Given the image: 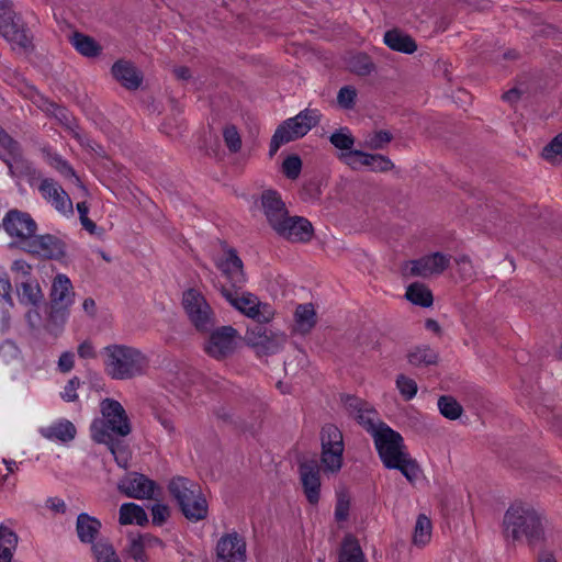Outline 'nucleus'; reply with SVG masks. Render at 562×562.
I'll return each mask as SVG.
<instances>
[{"label":"nucleus","mask_w":562,"mask_h":562,"mask_svg":"<svg viewBox=\"0 0 562 562\" xmlns=\"http://www.w3.org/2000/svg\"><path fill=\"white\" fill-rule=\"evenodd\" d=\"M392 139L393 136L389 131H376L369 135L366 144L369 148L378 150L384 148Z\"/></svg>","instance_id":"nucleus-51"},{"label":"nucleus","mask_w":562,"mask_h":562,"mask_svg":"<svg viewBox=\"0 0 562 562\" xmlns=\"http://www.w3.org/2000/svg\"><path fill=\"white\" fill-rule=\"evenodd\" d=\"M356 98V89L351 86H345L338 91L337 102L342 109L350 110L355 106Z\"/></svg>","instance_id":"nucleus-52"},{"label":"nucleus","mask_w":562,"mask_h":562,"mask_svg":"<svg viewBox=\"0 0 562 562\" xmlns=\"http://www.w3.org/2000/svg\"><path fill=\"white\" fill-rule=\"evenodd\" d=\"M438 408L442 416L451 420L459 418L463 412L462 406L453 397L447 395L439 397Z\"/></svg>","instance_id":"nucleus-41"},{"label":"nucleus","mask_w":562,"mask_h":562,"mask_svg":"<svg viewBox=\"0 0 562 562\" xmlns=\"http://www.w3.org/2000/svg\"><path fill=\"white\" fill-rule=\"evenodd\" d=\"M18 535L10 528L0 526V562H11L18 546Z\"/></svg>","instance_id":"nucleus-34"},{"label":"nucleus","mask_w":562,"mask_h":562,"mask_svg":"<svg viewBox=\"0 0 562 562\" xmlns=\"http://www.w3.org/2000/svg\"><path fill=\"white\" fill-rule=\"evenodd\" d=\"M11 269L12 271L21 273L22 276H29L31 273L32 267L25 260L18 259L13 261Z\"/></svg>","instance_id":"nucleus-64"},{"label":"nucleus","mask_w":562,"mask_h":562,"mask_svg":"<svg viewBox=\"0 0 562 562\" xmlns=\"http://www.w3.org/2000/svg\"><path fill=\"white\" fill-rule=\"evenodd\" d=\"M338 562H367L359 541L352 536H345L338 554Z\"/></svg>","instance_id":"nucleus-31"},{"label":"nucleus","mask_w":562,"mask_h":562,"mask_svg":"<svg viewBox=\"0 0 562 562\" xmlns=\"http://www.w3.org/2000/svg\"><path fill=\"white\" fill-rule=\"evenodd\" d=\"M406 299L413 304L428 307L432 304V294L430 290L420 283H413L407 288Z\"/></svg>","instance_id":"nucleus-39"},{"label":"nucleus","mask_w":562,"mask_h":562,"mask_svg":"<svg viewBox=\"0 0 562 562\" xmlns=\"http://www.w3.org/2000/svg\"><path fill=\"white\" fill-rule=\"evenodd\" d=\"M279 236L291 241L306 243L313 236V226L310 221L301 216L289 217L284 220L273 229Z\"/></svg>","instance_id":"nucleus-22"},{"label":"nucleus","mask_w":562,"mask_h":562,"mask_svg":"<svg viewBox=\"0 0 562 562\" xmlns=\"http://www.w3.org/2000/svg\"><path fill=\"white\" fill-rule=\"evenodd\" d=\"M101 417L90 425L93 441L105 445L113 454L116 463L127 465V447L122 438L132 432V424L123 405L113 398H104L100 403Z\"/></svg>","instance_id":"nucleus-1"},{"label":"nucleus","mask_w":562,"mask_h":562,"mask_svg":"<svg viewBox=\"0 0 562 562\" xmlns=\"http://www.w3.org/2000/svg\"><path fill=\"white\" fill-rule=\"evenodd\" d=\"M375 449L386 469L398 470L409 483H414L420 473V468L406 450L400 432L386 424L372 435Z\"/></svg>","instance_id":"nucleus-2"},{"label":"nucleus","mask_w":562,"mask_h":562,"mask_svg":"<svg viewBox=\"0 0 562 562\" xmlns=\"http://www.w3.org/2000/svg\"><path fill=\"white\" fill-rule=\"evenodd\" d=\"M407 361L416 368L434 366L438 362L439 353L429 345H417L407 352Z\"/></svg>","instance_id":"nucleus-30"},{"label":"nucleus","mask_w":562,"mask_h":562,"mask_svg":"<svg viewBox=\"0 0 562 562\" xmlns=\"http://www.w3.org/2000/svg\"><path fill=\"white\" fill-rule=\"evenodd\" d=\"M77 352L81 359H94L97 357V351L92 342L89 340L81 342L78 346Z\"/></svg>","instance_id":"nucleus-60"},{"label":"nucleus","mask_w":562,"mask_h":562,"mask_svg":"<svg viewBox=\"0 0 562 562\" xmlns=\"http://www.w3.org/2000/svg\"><path fill=\"white\" fill-rule=\"evenodd\" d=\"M183 310L200 333L211 331L216 324L215 312L205 296L196 289H189L182 294Z\"/></svg>","instance_id":"nucleus-8"},{"label":"nucleus","mask_w":562,"mask_h":562,"mask_svg":"<svg viewBox=\"0 0 562 562\" xmlns=\"http://www.w3.org/2000/svg\"><path fill=\"white\" fill-rule=\"evenodd\" d=\"M265 323L266 322L263 321L258 322L252 327H248L246 331L245 340L247 345L254 347L255 349L261 345L262 339H265L266 335L270 330L265 326Z\"/></svg>","instance_id":"nucleus-44"},{"label":"nucleus","mask_w":562,"mask_h":562,"mask_svg":"<svg viewBox=\"0 0 562 562\" xmlns=\"http://www.w3.org/2000/svg\"><path fill=\"white\" fill-rule=\"evenodd\" d=\"M168 491L188 520L196 522L207 517L209 504L198 483L176 476L170 480Z\"/></svg>","instance_id":"nucleus-5"},{"label":"nucleus","mask_w":562,"mask_h":562,"mask_svg":"<svg viewBox=\"0 0 562 562\" xmlns=\"http://www.w3.org/2000/svg\"><path fill=\"white\" fill-rule=\"evenodd\" d=\"M46 507L55 513L64 514L66 512V503L58 497H49L46 501Z\"/></svg>","instance_id":"nucleus-63"},{"label":"nucleus","mask_w":562,"mask_h":562,"mask_svg":"<svg viewBox=\"0 0 562 562\" xmlns=\"http://www.w3.org/2000/svg\"><path fill=\"white\" fill-rule=\"evenodd\" d=\"M349 66L350 69L359 76L370 75L374 70V64L366 54H358L353 56L350 60Z\"/></svg>","instance_id":"nucleus-45"},{"label":"nucleus","mask_w":562,"mask_h":562,"mask_svg":"<svg viewBox=\"0 0 562 562\" xmlns=\"http://www.w3.org/2000/svg\"><path fill=\"white\" fill-rule=\"evenodd\" d=\"M316 314L312 304H301L295 311V322L299 331L308 333L316 323Z\"/></svg>","instance_id":"nucleus-37"},{"label":"nucleus","mask_w":562,"mask_h":562,"mask_svg":"<svg viewBox=\"0 0 562 562\" xmlns=\"http://www.w3.org/2000/svg\"><path fill=\"white\" fill-rule=\"evenodd\" d=\"M119 490L128 497L137 499H154L159 490L155 481L144 474L133 472L120 481Z\"/></svg>","instance_id":"nucleus-18"},{"label":"nucleus","mask_w":562,"mask_h":562,"mask_svg":"<svg viewBox=\"0 0 562 562\" xmlns=\"http://www.w3.org/2000/svg\"><path fill=\"white\" fill-rule=\"evenodd\" d=\"M38 191L43 199L60 214L71 215L74 213L71 199L56 180L52 178L42 179Z\"/></svg>","instance_id":"nucleus-17"},{"label":"nucleus","mask_w":562,"mask_h":562,"mask_svg":"<svg viewBox=\"0 0 562 562\" xmlns=\"http://www.w3.org/2000/svg\"><path fill=\"white\" fill-rule=\"evenodd\" d=\"M11 291L12 286L9 276L5 271H2L0 273V295L10 304H12Z\"/></svg>","instance_id":"nucleus-59"},{"label":"nucleus","mask_w":562,"mask_h":562,"mask_svg":"<svg viewBox=\"0 0 562 562\" xmlns=\"http://www.w3.org/2000/svg\"><path fill=\"white\" fill-rule=\"evenodd\" d=\"M136 537L139 539V541L143 543V546H145L147 550L155 547H164V542L159 538L150 533L138 535Z\"/></svg>","instance_id":"nucleus-61"},{"label":"nucleus","mask_w":562,"mask_h":562,"mask_svg":"<svg viewBox=\"0 0 562 562\" xmlns=\"http://www.w3.org/2000/svg\"><path fill=\"white\" fill-rule=\"evenodd\" d=\"M246 542L237 533L232 532L220 538L216 544V562H245Z\"/></svg>","instance_id":"nucleus-21"},{"label":"nucleus","mask_w":562,"mask_h":562,"mask_svg":"<svg viewBox=\"0 0 562 562\" xmlns=\"http://www.w3.org/2000/svg\"><path fill=\"white\" fill-rule=\"evenodd\" d=\"M542 157L548 161L562 160V133L557 135L542 150Z\"/></svg>","instance_id":"nucleus-47"},{"label":"nucleus","mask_w":562,"mask_h":562,"mask_svg":"<svg viewBox=\"0 0 562 562\" xmlns=\"http://www.w3.org/2000/svg\"><path fill=\"white\" fill-rule=\"evenodd\" d=\"M23 249L46 259H60L65 255L63 240L50 234H34V237L29 239Z\"/></svg>","instance_id":"nucleus-19"},{"label":"nucleus","mask_w":562,"mask_h":562,"mask_svg":"<svg viewBox=\"0 0 562 562\" xmlns=\"http://www.w3.org/2000/svg\"><path fill=\"white\" fill-rule=\"evenodd\" d=\"M102 524L98 518L90 516L87 513L79 514L76 520V532L79 541L93 547V544L99 540L98 536Z\"/></svg>","instance_id":"nucleus-27"},{"label":"nucleus","mask_w":562,"mask_h":562,"mask_svg":"<svg viewBox=\"0 0 562 562\" xmlns=\"http://www.w3.org/2000/svg\"><path fill=\"white\" fill-rule=\"evenodd\" d=\"M223 138L225 145L227 146L231 153H237L241 148V138L240 135L234 125H227L223 130Z\"/></svg>","instance_id":"nucleus-49"},{"label":"nucleus","mask_w":562,"mask_h":562,"mask_svg":"<svg viewBox=\"0 0 562 562\" xmlns=\"http://www.w3.org/2000/svg\"><path fill=\"white\" fill-rule=\"evenodd\" d=\"M95 562H122L112 543L106 539H99L91 547Z\"/></svg>","instance_id":"nucleus-38"},{"label":"nucleus","mask_w":562,"mask_h":562,"mask_svg":"<svg viewBox=\"0 0 562 562\" xmlns=\"http://www.w3.org/2000/svg\"><path fill=\"white\" fill-rule=\"evenodd\" d=\"M0 159L8 166L10 173H15L20 165L25 166L30 171V166L22 157V149L18 140H15L8 132L0 126Z\"/></svg>","instance_id":"nucleus-24"},{"label":"nucleus","mask_w":562,"mask_h":562,"mask_svg":"<svg viewBox=\"0 0 562 562\" xmlns=\"http://www.w3.org/2000/svg\"><path fill=\"white\" fill-rule=\"evenodd\" d=\"M302 169V160L297 155L288 156L282 164V171L289 179H296Z\"/></svg>","instance_id":"nucleus-50"},{"label":"nucleus","mask_w":562,"mask_h":562,"mask_svg":"<svg viewBox=\"0 0 562 562\" xmlns=\"http://www.w3.org/2000/svg\"><path fill=\"white\" fill-rule=\"evenodd\" d=\"M50 311L47 330L57 335L61 331L69 315V307L75 301L74 286L70 279L63 273L57 274L50 289Z\"/></svg>","instance_id":"nucleus-6"},{"label":"nucleus","mask_w":562,"mask_h":562,"mask_svg":"<svg viewBox=\"0 0 562 562\" xmlns=\"http://www.w3.org/2000/svg\"><path fill=\"white\" fill-rule=\"evenodd\" d=\"M119 521L121 525L137 524L144 526L148 517L143 507L134 503L123 504L120 508Z\"/></svg>","instance_id":"nucleus-33"},{"label":"nucleus","mask_w":562,"mask_h":562,"mask_svg":"<svg viewBox=\"0 0 562 562\" xmlns=\"http://www.w3.org/2000/svg\"><path fill=\"white\" fill-rule=\"evenodd\" d=\"M285 342L286 336L283 333L269 330L256 351L263 356L276 355L283 349Z\"/></svg>","instance_id":"nucleus-35"},{"label":"nucleus","mask_w":562,"mask_h":562,"mask_svg":"<svg viewBox=\"0 0 562 562\" xmlns=\"http://www.w3.org/2000/svg\"><path fill=\"white\" fill-rule=\"evenodd\" d=\"M341 401L348 414L371 436L380 429L381 424H384L380 420L378 412L366 401L352 395H345Z\"/></svg>","instance_id":"nucleus-12"},{"label":"nucleus","mask_w":562,"mask_h":562,"mask_svg":"<svg viewBox=\"0 0 562 562\" xmlns=\"http://www.w3.org/2000/svg\"><path fill=\"white\" fill-rule=\"evenodd\" d=\"M112 76L125 89L136 90L143 82V74L130 60L120 59L111 68Z\"/></svg>","instance_id":"nucleus-26"},{"label":"nucleus","mask_w":562,"mask_h":562,"mask_svg":"<svg viewBox=\"0 0 562 562\" xmlns=\"http://www.w3.org/2000/svg\"><path fill=\"white\" fill-rule=\"evenodd\" d=\"M4 231L11 236L24 241L34 237L37 224L32 216L16 209L10 210L2 220Z\"/></svg>","instance_id":"nucleus-14"},{"label":"nucleus","mask_w":562,"mask_h":562,"mask_svg":"<svg viewBox=\"0 0 562 562\" xmlns=\"http://www.w3.org/2000/svg\"><path fill=\"white\" fill-rule=\"evenodd\" d=\"M80 385V380L78 376L71 378L64 387V391L60 393L61 398L66 402H75L78 398L77 389Z\"/></svg>","instance_id":"nucleus-57"},{"label":"nucleus","mask_w":562,"mask_h":562,"mask_svg":"<svg viewBox=\"0 0 562 562\" xmlns=\"http://www.w3.org/2000/svg\"><path fill=\"white\" fill-rule=\"evenodd\" d=\"M146 548L143 546V543L139 541L137 537H130L128 538V544L126 548L127 554L130 558H132L135 562H147L148 557L146 554Z\"/></svg>","instance_id":"nucleus-48"},{"label":"nucleus","mask_w":562,"mask_h":562,"mask_svg":"<svg viewBox=\"0 0 562 562\" xmlns=\"http://www.w3.org/2000/svg\"><path fill=\"white\" fill-rule=\"evenodd\" d=\"M350 508V498L346 493H339L335 506V518L337 521L348 519Z\"/></svg>","instance_id":"nucleus-54"},{"label":"nucleus","mask_w":562,"mask_h":562,"mask_svg":"<svg viewBox=\"0 0 562 562\" xmlns=\"http://www.w3.org/2000/svg\"><path fill=\"white\" fill-rule=\"evenodd\" d=\"M0 353L3 357L15 358L19 353V348L11 340H5L0 345Z\"/></svg>","instance_id":"nucleus-62"},{"label":"nucleus","mask_w":562,"mask_h":562,"mask_svg":"<svg viewBox=\"0 0 562 562\" xmlns=\"http://www.w3.org/2000/svg\"><path fill=\"white\" fill-rule=\"evenodd\" d=\"M261 207L269 225L274 229L288 215L285 204L280 194L273 190H267L261 194Z\"/></svg>","instance_id":"nucleus-25"},{"label":"nucleus","mask_w":562,"mask_h":562,"mask_svg":"<svg viewBox=\"0 0 562 562\" xmlns=\"http://www.w3.org/2000/svg\"><path fill=\"white\" fill-rule=\"evenodd\" d=\"M101 355L104 372L113 380L134 379L143 375L148 367L147 357L139 349L128 345H108Z\"/></svg>","instance_id":"nucleus-4"},{"label":"nucleus","mask_w":562,"mask_h":562,"mask_svg":"<svg viewBox=\"0 0 562 562\" xmlns=\"http://www.w3.org/2000/svg\"><path fill=\"white\" fill-rule=\"evenodd\" d=\"M321 116L317 109H305L294 117L285 120L271 138L269 156L273 157L282 145L305 136L319 123Z\"/></svg>","instance_id":"nucleus-7"},{"label":"nucleus","mask_w":562,"mask_h":562,"mask_svg":"<svg viewBox=\"0 0 562 562\" xmlns=\"http://www.w3.org/2000/svg\"><path fill=\"white\" fill-rule=\"evenodd\" d=\"M20 301L24 304H30L35 306L43 299L42 291L38 284H33L29 282H23L21 285V291L19 292Z\"/></svg>","instance_id":"nucleus-42"},{"label":"nucleus","mask_w":562,"mask_h":562,"mask_svg":"<svg viewBox=\"0 0 562 562\" xmlns=\"http://www.w3.org/2000/svg\"><path fill=\"white\" fill-rule=\"evenodd\" d=\"M220 292L233 307L247 317L256 319L257 322L269 321V316L260 311L261 304L258 297L249 292L243 291V288L229 289L226 285H222Z\"/></svg>","instance_id":"nucleus-11"},{"label":"nucleus","mask_w":562,"mask_h":562,"mask_svg":"<svg viewBox=\"0 0 562 562\" xmlns=\"http://www.w3.org/2000/svg\"><path fill=\"white\" fill-rule=\"evenodd\" d=\"M53 166L60 175H63L65 178L72 179L79 188L86 191V188L82 184L80 178L77 176L76 171L67 160L63 159L59 156L54 157Z\"/></svg>","instance_id":"nucleus-46"},{"label":"nucleus","mask_w":562,"mask_h":562,"mask_svg":"<svg viewBox=\"0 0 562 562\" xmlns=\"http://www.w3.org/2000/svg\"><path fill=\"white\" fill-rule=\"evenodd\" d=\"M458 271L463 281H469L475 276V269L471 259L463 255L456 259Z\"/></svg>","instance_id":"nucleus-55"},{"label":"nucleus","mask_w":562,"mask_h":562,"mask_svg":"<svg viewBox=\"0 0 562 562\" xmlns=\"http://www.w3.org/2000/svg\"><path fill=\"white\" fill-rule=\"evenodd\" d=\"M153 524L156 526H161L166 522L170 515L169 507L165 504H155L150 508Z\"/></svg>","instance_id":"nucleus-56"},{"label":"nucleus","mask_w":562,"mask_h":562,"mask_svg":"<svg viewBox=\"0 0 562 562\" xmlns=\"http://www.w3.org/2000/svg\"><path fill=\"white\" fill-rule=\"evenodd\" d=\"M432 525L425 514H419L413 532V543L425 547L431 539Z\"/></svg>","instance_id":"nucleus-36"},{"label":"nucleus","mask_w":562,"mask_h":562,"mask_svg":"<svg viewBox=\"0 0 562 562\" xmlns=\"http://www.w3.org/2000/svg\"><path fill=\"white\" fill-rule=\"evenodd\" d=\"M321 463L323 471L327 474H336L342 467L344 453V437L340 429L333 425L327 424L321 431Z\"/></svg>","instance_id":"nucleus-9"},{"label":"nucleus","mask_w":562,"mask_h":562,"mask_svg":"<svg viewBox=\"0 0 562 562\" xmlns=\"http://www.w3.org/2000/svg\"><path fill=\"white\" fill-rule=\"evenodd\" d=\"M70 43L85 57H97L102 49L94 38L80 32H75L70 36Z\"/></svg>","instance_id":"nucleus-32"},{"label":"nucleus","mask_w":562,"mask_h":562,"mask_svg":"<svg viewBox=\"0 0 562 562\" xmlns=\"http://www.w3.org/2000/svg\"><path fill=\"white\" fill-rule=\"evenodd\" d=\"M451 257L442 252H434L407 263L409 274L427 278L432 274H441L450 265Z\"/></svg>","instance_id":"nucleus-20"},{"label":"nucleus","mask_w":562,"mask_h":562,"mask_svg":"<svg viewBox=\"0 0 562 562\" xmlns=\"http://www.w3.org/2000/svg\"><path fill=\"white\" fill-rule=\"evenodd\" d=\"M239 338L233 326H221L210 333L203 349L210 357L222 360L234 353Z\"/></svg>","instance_id":"nucleus-10"},{"label":"nucleus","mask_w":562,"mask_h":562,"mask_svg":"<svg viewBox=\"0 0 562 562\" xmlns=\"http://www.w3.org/2000/svg\"><path fill=\"white\" fill-rule=\"evenodd\" d=\"M339 159L353 170L359 169L361 166L369 167L374 172H385L394 168V164L389 157L380 154H368L357 149L341 153Z\"/></svg>","instance_id":"nucleus-15"},{"label":"nucleus","mask_w":562,"mask_h":562,"mask_svg":"<svg viewBox=\"0 0 562 562\" xmlns=\"http://www.w3.org/2000/svg\"><path fill=\"white\" fill-rule=\"evenodd\" d=\"M216 267L231 284L229 289L244 288L246 276L243 269V261L233 248L225 250L223 258L217 259Z\"/></svg>","instance_id":"nucleus-23"},{"label":"nucleus","mask_w":562,"mask_h":562,"mask_svg":"<svg viewBox=\"0 0 562 562\" xmlns=\"http://www.w3.org/2000/svg\"><path fill=\"white\" fill-rule=\"evenodd\" d=\"M300 482L310 504L316 505L321 498V469L315 459L303 460L299 464Z\"/></svg>","instance_id":"nucleus-16"},{"label":"nucleus","mask_w":562,"mask_h":562,"mask_svg":"<svg viewBox=\"0 0 562 562\" xmlns=\"http://www.w3.org/2000/svg\"><path fill=\"white\" fill-rule=\"evenodd\" d=\"M396 387L405 401L413 400L418 391L417 383L412 378L404 374H398L396 378Z\"/></svg>","instance_id":"nucleus-43"},{"label":"nucleus","mask_w":562,"mask_h":562,"mask_svg":"<svg viewBox=\"0 0 562 562\" xmlns=\"http://www.w3.org/2000/svg\"><path fill=\"white\" fill-rule=\"evenodd\" d=\"M38 432L47 440L67 443L75 439L77 430L70 420L63 418L49 426L41 427Z\"/></svg>","instance_id":"nucleus-28"},{"label":"nucleus","mask_w":562,"mask_h":562,"mask_svg":"<svg viewBox=\"0 0 562 562\" xmlns=\"http://www.w3.org/2000/svg\"><path fill=\"white\" fill-rule=\"evenodd\" d=\"M0 34L11 44L13 49L27 52L32 48V35L20 18H16L12 5L10 18L0 19Z\"/></svg>","instance_id":"nucleus-13"},{"label":"nucleus","mask_w":562,"mask_h":562,"mask_svg":"<svg viewBox=\"0 0 562 562\" xmlns=\"http://www.w3.org/2000/svg\"><path fill=\"white\" fill-rule=\"evenodd\" d=\"M57 367L61 373L70 372L75 367V353L72 351H64L58 359Z\"/></svg>","instance_id":"nucleus-58"},{"label":"nucleus","mask_w":562,"mask_h":562,"mask_svg":"<svg viewBox=\"0 0 562 562\" xmlns=\"http://www.w3.org/2000/svg\"><path fill=\"white\" fill-rule=\"evenodd\" d=\"M503 536L513 542L525 539L530 547H536L544 541L542 518L531 506L514 504L504 515Z\"/></svg>","instance_id":"nucleus-3"},{"label":"nucleus","mask_w":562,"mask_h":562,"mask_svg":"<svg viewBox=\"0 0 562 562\" xmlns=\"http://www.w3.org/2000/svg\"><path fill=\"white\" fill-rule=\"evenodd\" d=\"M329 142L337 149L347 150L346 153L353 150L355 137L348 127H341L335 131L329 136Z\"/></svg>","instance_id":"nucleus-40"},{"label":"nucleus","mask_w":562,"mask_h":562,"mask_svg":"<svg viewBox=\"0 0 562 562\" xmlns=\"http://www.w3.org/2000/svg\"><path fill=\"white\" fill-rule=\"evenodd\" d=\"M383 41L389 48L395 52L413 54L417 50L415 40L397 29L385 32Z\"/></svg>","instance_id":"nucleus-29"},{"label":"nucleus","mask_w":562,"mask_h":562,"mask_svg":"<svg viewBox=\"0 0 562 562\" xmlns=\"http://www.w3.org/2000/svg\"><path fill=\"white\" fill-rule=\"evenodd\" d=\"M154 416L169 435L176 434L175 415L172 412L167 409H157Z\"/></svg>","instance_id":"nucleus-53"}]
</instances>
